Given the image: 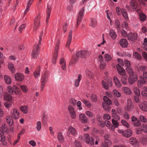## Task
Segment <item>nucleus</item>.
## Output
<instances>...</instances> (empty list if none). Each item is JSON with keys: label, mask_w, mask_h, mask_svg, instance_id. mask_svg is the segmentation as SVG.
<instances>
[{"label": "nucleus", "mask_w": 147, "mask_h": 147, "mask_svg": "<svg viewBox=\"0 0 147 147\" xmlns=\"http://www.w3.org/2000/svg\"><path fill=\"white\" fill-rule=\"evenodd\" d=\"M86 73L87 76L89 78H92L93 76V71L89 69H86Z\"/></svg>", "instance_id": "cd10ccee"}, {"label": "nucleus", "mask_w": 147, "mask_h": 147, "mask_svg": "<svg viewBox=\"0 0 147 147\" xmlns=\"http://www.w3.org/2000/svg\"><path fill=\"white\" fill-rule=\"evenodd\" d=\"M51 11V7L50 5L47 6V17L46 20V24H48L49 19L50 16V14Z\"/></svg>", "instance_id": "dca6fc26"}, {"label": "nucleus", "mask_w": 147, "mask_h": 147, "mask_svg": "<svg viewBox=\"0 0 147 147\" xmlns=\"http://www.w3.org/2000/svg\"><path fill=\"white\" fill-rule=\"evenodd\" d=\"M134 125L135 126H139L141 125V123L138 119H137L135 122L134 123Z\"/></svg>", "instance_id": "052dcab7"}, {"label": "nucleus", "mask_w": 147, "mask_h": 147, "mask_svg": "<svg viewBox=\"0 0 147 147\" xmlns=\"http://www.w3.org/2000/svg\"><path fill=\"white\" fill-rule=\"evenodd\" d=\"M80 120L83 123H86L88 119L85 115L84 114H80L79 115Z\"/></svg>", "instance_id": "6ab92c4d"}, {"label": "nucleus", "mask_w": 147, "mask_h": 147, "mask_svg": "<svg viewBox=\"0 0 147 147\" xmlns=\"http://www.w3.org/2000/svg\"><path fill=\"white\" fill-rule=\"evenodd\" d=\"M142 55L144 59L147 61V54L145 52H143L142 53Z\"/></svg>", "instance_id": "774afa93"}, {"label": "nucleus", "mask_w": 147, "mask_h": 147, "mask_svg": "<svg viewBox=\"0 0 147 147\" xmlns=\"http://www.w3.org/2000/svg\"><path fill=\"white\" fill-rule=\"evenodd\" d=\"M68 132L70 133L73 135H75L77 133V132L76 129L71 126H69V127Z\"/></svg>", "instance_id": "393cba45"}, {"label": "nucleus", "mask_w": 147, "mask_h": 147, "mask_svg": "<svg viewBox=\"0 0 147 147\" xmlns=\"http://www.w3.org/2000/svg\"><path fill=\"white\" fill-rule=\"evenodd\" d=\"M130 5L132 8L135 10L137 7V3L136 0H131Z\"/></svg>", "instance_id": "bb28decb"}, {"label": "nucleus", "mask_w": 147, "mask_h": 147, "mask_svg": "<svg viewBox=\"0 0 147 147\" xmlns=\"http://www.w3.org/2000/svg\"><path fill=\"white\" fill-rule=\"evenodd\" d=\"M125 65L126 67H130L131 64L129 61L127 60H125L124 61Z\"/></svg>", "instance_id": "69168bd1"}, {"label": "nucleus", "mask_w": 147, "mask_h": 147, "mask_svg": "<svg viewBox=\"0 0 147 147\" xmlns=\"http://www.w3.org/2000/svg\"><path fill=\"white\" fill-rule=\"evenodd\" d=\"M82 76L81 74L78 75V78L76 79L75 81L74 86L75 87H78L79 86V83L82 79Z\"/></svg>", "instance_id": "c85d7f7f"}, {"label": "nucleus", "mask_w": 147, "mask_h": 147, "mask_svg": "<svg viewBox=\"0 0 147 147\" xmlns=\"http://www.w3.org/2000/svg\"><path fill=\"white\" fill-rule=\"evenodd\" d=\"M8 67L9 69L12 73H14L15 72V69L14 65L12 63H9L8 64Z\"/></svg>", "instance_id": "e433bc0d"}, {"label": "nucleus", "mask_w": 147, "mask_h": 147, "mask_svg": "<svg viewBox=\"0 0 147 147\" xmlns=\"http://www.w3.org/2000/svg\"><path fill=\"white\" fill-rule=\"evenodd\" d=\"M113 80L115 85L117 87L119 88L121 86V83L117 77L114 76L113 77Z\"/></svg>", "instance_id": "a878e982"}, {"label": "nucleus", "mask_w": 147, "mask_h": 147, "mask_svg": "<svg viewBox=\"0 0 147 147\" xmlns=\"http://www.w3.org/2000/svg\"><path fill=\"white\" fill-rule=\"evenodd\" d=\"M116 28L117 30L119 31L121 30V25L120 22L118 19H116L115 21Z\"/></svg>", "instance_id": "c9c22d12"}, {"label": "nucleus", "mask_w": 147, "mask_h": 147, "mask_svg": "<svg viewBox=\"0 0 147 147\" xmlns=\"http://www.w3.org/2000/svg\"><path fill=\"white\" fill-rule=\"evenodd\" d=\"M12 113V117L14 119H17L19 118V111L14 108L13 109V112Z\"/></svg>", "instance_id": "ddd939ff"}, {"label": "nucleus", "mask_w": 147, "mask_h": 147, "mask_svg": "<svg viewBox=\"0 0 147 147\" xmlns=\"http://www.w3.org/2000/svg\"><path fill=\"white\" fill-rule=\"evenodd\" d=\"M59 41H57L56 46L55 47V53L53 55V57L52 60L53 63L55 64L58 55V52L59 49Z\"/></svg>", "instance_id": "0eeeda50"}, {"label": "nucleus", "mask_w": 147, "mask_h": 147, "mask_svg": "<svg viewBox=\"0 0 147 147\" xmlns=\"http://www.w3.org/2000/svg\"><path fill=\"white\" fill-rule=\"evenodd\" d=\"M109 35L113 39H115L117 37V34L113 29H111L109 32Z\"/></svg>", "instance_id": "7c9ffc66"}, {"label": "nucleus", "mask_w": 147, "mask_h": 147, "mask_svg": "<svg viewBox=\"0 0 147 147\" xmlns=\"http://www.w3.org/2000/svg\"><path fill=\"white\" fill-rule=\"evenodd\" d=\"M123 91L126 94L130 95L131 93V90L130 88L127 87H123L122 88Z\"/></svg>", "instance_id": "2f4dec72"}, {"label": "nucleus", "mask_w": 147, "mask_h": 147, "mask_svg": "<svg viewBox=\"0 0 147 147\" xmlns=\"http://www.w3.org/2000/svg\"><path fill=\"white\" fill-rule=\"evenodd\" d=\"M107 81L106 82L104 81H102V84L103 88L107 90L108 89L109 87H111L112 85V81L111 78H109Z\"/></svg>", "instance_id": "39448f33"}, {"label": "nucleus", "mask_w": 147, "mask_h": 147, "mask_svg": "<svg viewBox=\"0 0 147 147\" xmlns=\"http://www.w3.org/2000/svg\"><path fill=\"white\" fill-rule=\"evenodd\" d=\"M121 122L123 125L127 128H129L130 126L129 124L124 120H121Z\"/></svg>", "instance_id": "8fccbe9b"}, {"label": "nucleus", "mask_w": 147, "mask_h": 147, "mask_svg": "<svg viewBox=\"0 0 147 147\" xmlns=\"http://www.w3.org/2000/svg\"><path fill=\"white\" fill-rule=\"evenodd\" d=\"M4 80L5 82L8 84H9L11 83V80L9 76L5 75L4 76Z\"/></svg>", "instance_id": "a19ab883"}, {"label": "nucleus", "mask_w": 147, "mask_h": 147, "mask_svg": "<svg viewBox=\"0 0 147 147\" xmlns=\"http://www.w3.org/2000/svg\"><path fill=\"white\" fill-rule=\"evenodd\" d=\"M129 142L131 144L135 147H138L139 146V142L135 138L132 137L130 138Z\"/></svg>", "instance_id": "9b49d317"}, {"label": "nucleus", "mask_w": 147, "mask_h": 147, "mask_svg": "<svg viewBox=\"0 0 147 147\" xmlns=\"http://www.w3.org/2000/svg\"><path fill=\"white\" fill-rule=\"evenodd\" d=\"M133 56L135 59L137 60H140L142 58L141 55L137 52L134 53Z\"/></svg>", "instance_id": "a18cd8bd"}, {"label": "nucleus", "mask_w": 147, "mask_h": 147, "mask_svg": "<svg viewBox=\"0 0 147 147\" xmlns=\"http://www.w3.org/2000/svg\"><path fill=\"white\" fill-rule=\"evenodd\" d=\"M48 78V72H46L44 73L41 77L40 79L41 88L40 90L42 91L47 82Z\"/></svg>", "instance_id": "f03ea898"}, {"label": "nucleus", "mask_w": 147, "mask_h": 147, "mask_svg": "<svg viewBox=\"0 0 147 147\" xmlns=\"http://www.w3.org/2000/svg\"><path fill=\"white\" fill-rule=\"evenodd\" d=\"M8 92L11 94H12L14 92V89L13 88V86L11 87V86H8L7 88Z\"/></svg>", "instance_id": "09e8293b"}, {"label": "nucleus", "mask_w": 147, "mask_h": 147, "mask_svg": "<svg viewBox=\"0 0 147 147\" xmlns=\"http://www.w3.org/2000/svg\"><path fill=\"white\" fill-rule=\"evenodd\" d=\"M79 138L81 140H84L87 144H89L90 141V137L88 135V134H84L83 138L82 136H80L79 137Z\"/></svg>", "instance_id": "f8f14e48"}, {"label": "nucleus", "mask_w": 147, "mask_h": 147, "mask_svg": "<svg viewBox=\"0 0 147 147\" xmlns=\"http://www.w3.org/2000/svg\"><path fill=\"white\" fill-rule=\"evenodd\" d=\"M4 105L7 108H8L11 107L12 103L11 102H6L4 103Z\"/></svg>", "instance_id": "4d7b16f0"}, {"label": "nucleus", "mask_w": 147, "mask_h": 147, "mask_svg": "<svg viewBox=\"0 0 147 147\" xmlns=\"http://www.w3.org/2000/svg\"><path fill=\"white\" fill-rule=\"evenodd\" d=\"M140 108L144 111H147V102H142L139 105Z\"/></svg>", "instance_id": "4be33fe9"}, {"label": "nucleus", "mask_w": 147, "mask_h": 147, "mask_svg": "<svg viewBox=\"0 0 147 147\" xmlns=\"http://www.w3.org/2000/svg\"><path fill=\"white\" fill-rule=\"evenodd\" d=\"M146 80L145 78L143 77L141 78L140 80H138V85L140 84V85H142L145 84L146 82Z\"/></svg>", "instance_id": "c03bdc74"}, {"label": "nucleus", "mask_w": 147, "mask_h": 147, "mask_svg": "<svg viewBox=\"0 0 147 147\" xmlns=\"http://www.w3.org/2000/svg\"><path fill=\"white\" fill-rule=\"evenodd\" d=\"M105 61L107 62L109 61L111 59V56L107 54H105Z\"/></svg>", "instance_id": "864d4df0"}, {"label": "nucleus", "mask_w": 147, "mask_h": 147, "mask_svg": "<svg viewBox=\"0 0 147 147\" xmlns=\"http://www.w3.org/2000/svg\"><path fill=\"white\" fill-rule=\"evenodd\" d=\"M76 56L77 57H80L82 58H86L89 55L88 53L85 51H80L76 53Z\"/></svg>", "instance_id": "20e7f679"}, {"label": "nucleus", "mask_w": 147, "mask_h": 147, "mask_svg": "<svg viewBox=\"0 0 147 147\" xmlns=\"http://www.w3.org/2000/svg\"><path fill=\"white\" fill-rule=\"evenodd\" d=\"M113 93L114 95L116 97H119L121 96V94L117 90H114L113 91Z\"/></svg>", "instance_id": "5fc2aeb1"}, {"label": "nucleus", "mask_w": 147, "mask_h": 147, "mask_svg": "<svg viewBox=\"0 0 147 147\" xmlns=\"http://www.w3.org/2000/svg\"><path fill=\"white\" fill-rule=\"evenodd\" d=\"M121 13L125 18V20H127L128 18L127 17V14L126 10L124 9H121Z\"/></svg>", "instance_id": "f704fd0d"}, {"label": "nucleus", "mask_w": 147, "mask_h": 147, "mask_svg": "<svg viewBox=\"0 0 147 147\" xmlns=\"http://www.w3.org/2000/svg\"><path fill=\"white\" fill-rule=\"evenodd\" d=\"M139 18L142 21H144L146 19V16L143 13H140L139 15Z\"/></svg>", "instance_id": "49530a36"}, {"label": "nucleus", "mask_w": 147, "mask_h": 147, "mask_svg": "<svg viewBox=\"0 0 147 147\" xmlns=\"http://www.w3.org/2000/svg\"><path fill=\"white\" fill-rule=\"evenodd\" d=\"M57 138L58 140L60 142H63L64 141V138L61 133L59 132L58 134Z\"/></svg>", "instance_id": "79ce46f5"}, {"label": "nucleus", "mask_w": 147, "mask_h": 147, "mask_svg": "<svg viewBox=\"0 0 147 147\" xmlns=\"http://www.w3.org/2000/svg\"><path fill=\"white\" fill-rule=\"evenodd\" d=\"M138 79V77L136 75L129 76L128 79V83L129 84L132 85L135 81H137Z\"/></svg>", "instance_id": "1a4fd4ad"}, {"label": "nucleus", "mask_w": 147, "mask_h": 147, "mask_svg": "<svg viewBox=\"0 0 147 147\" xmlns=\"http://www.w3.org/2000/svg\"><path fill=\"white\" fill-rule=\"evenodd\" d=\"M134 94L138 96L140 95V92L138 88L137 87L134 88Z\"/></svg>", "instance_id": "de8ad7c7"}, {"label": "nucleus", "mask_w": 147, "mask_h": 147, "mask_svg": "<svg viewBox=\"0 0 147 147\" xmlns=\"http://www.w3.org/2000/svg\"><path fill=\"white\" fill-rule=\"evenodd\" d=\"M4 100L6 101H10L12 100V97L9 94L6 93L4 95Z\"/></svg>", "instance_id": "473e14b6"}, {"label": "nucleus", "mask_w": 147, "mask_h": 147, "mask_svg": "<svg viewBox=\"0 0 147 147\" xmlns=\"http://www.w3.org/2000/svg\"><path fill=\"white\" fill-rule=\"evenodd\" d=\"M139 118L140 121L142 122L145 123L146 121V118L143 116L140 115L139 116Z\"/></svg>", "instance_id": "13d9d810"}, {"label": "nucleus", "mask_w": 147, "mask_h": 147, "mask_svg": "<svg viewBox=\"0 0 147 147\" xmlns=\"http://www.w3.org/2000/svg\"><path fill=\"white\" fill-rule=\"evenodd\" d=\"M20 110L24 113H27L28 108L26 106H22L20 107Z\"/></svg>", "instance_id": "37998d69"}, {"label": "nucleus", "mask_w": 147, "mask_h": 147, "mask_svg": "<svg viewBox=\"0 0 147 147\" xmlns=\"http://www.w3.org/2000/svg\"><path fill=\"white\" fill-rule=\"evenodd\" d=\"M120 44L122 47H127L128 45V42L126 39H121L120 41Z\"/></svg>", "instance_id": "a211bd4d"}, {"label": "nucleus", "mask_w": 147, "mask_h": 147, "mask_svg": "<svg viewBox=\"0 0 147 147\" xmlns=\"http://www.w3.org/2000/svg\"><path fill=\"white\" fill-rule=\"evenodd\" d=\"M43 34V31H42L39 36L38 44L34 45V48L32 51L31 56L33 58H36L39 54L40 50V47H39V45H40L41 42L42 37Z\"/></svg>", "instance_id": "f257e3e1"}, {"label": "nucleus", "mask_w": 147, "mask_h": 147, "mask_svg": "<svg viewBox=\"0 0 147 147\" xmlns=\"http://www.w3.org/2000/svg\"><path fill=\"white\" fill-rule=\"evenodd\" d=\"M40 67H38L36 71L34 73V75L35 78H37L40 75Z\"/></svg>", "instance_id": "c756f323"}, {"label": "nucleus", "mask_w": 147, "mask_h": 147, "mask_svg": "<svg viewBox=\"0 0 147 147\" xmlns=\"http://www.w3.org/2000/svg\"><path fill=\"white\" fill-rule=\"evenodd\" d=\"M132 134V132L131 130L129 129H127L124 131L123 136L128 138L131 136Z\"/></svg>", "instance_id": "412c9836"}, {"label": "nucleus", "mask_w": 147, "mask_h": 147, "mask_svg": "<svg viewBox=\"0 0 147 147\" xmlns=\"http://www.w3.org/2000/svg\"><path fill=\"white\" fill-rule=\"evenodd\" d=\"M127 38L129 40L134 41L137 39V35L136 33L133 34L132 33H130L128 34Z\"/></svg>", "instance_id": "4468645a"}, {"label": "nucleus", "mask_w": 147, "mask_h": 147, "mask_svg": "<svg viewBox=\"0 0 147 147\" xmlns=\"http://www.w3.org/2000/svg\"><path fill=\"white\" fill-rule=\"evenodd\" d=\"M74 144L77 147H81V144L80 142L77 140H75L74 142Z\"/></svg>", "instance_id": "338daca9"}, {"label": "nucleus", "mask_w": 147, "mask_h": 147, "mask_svg": "<svg viewBox=\"0 0 147 147\" xmlns=\"http://www.w3.org/2000/svg\"><path fill=\"white\" fill-rule=\"evenodd\" d=\"M20 88L21 90L25 92H26L28 91V89L26 86H21Z\"/></svg>", "instance_id": "680f3d73"}, {"label": "nucleus", "mask_w": 147, "mask_h": 147, "mask_svg": "<svg viewBox=\"0 0 147 147\" xmlns=\"http://www.w3.org/2000/svg\"><path fill=\"white\" fill-rule=\"evenodd\" d=\"M112 123L114 126V127H117L119 125V123L117 121L115 120L114 119H113L112 120Z\"/></svg>", "instance_id": "603ef678"}, {"label": "nucleus", "mask_w": 147, "mask_h": 147, "mask_svg": "<svg viewBox=\"0 0 147 147\" xmlns=\"http://www.w3.org/2000/svg\"><path fill=\"white\" fill-rule=\"evenodd\" d=\"M68 110L69 112L71 118L75 119L76 118V112L74 108L71 105H69L68 107Z\"/></svg>", "instance_id": "6e6552de"}, {"label": "nucleus", "mask_w": 147, "mask_h": 147, "mask_svg": "<svg viewBox=\"0 0 147 147\" xmlns=\"http://www.w3.org/2000/svg\"><path fill=\"white\" fill-rule=\"evenodd\" d=\"M40 15L38 14L34 19V23L33 29L34 31H36L38 29V27L40 25Z\"/></svg>", "instance_id": "7ed1b4c3"}, {"label": "nucleus", "mask_w": 147, "mask_h": 147, "mask_svg": "<svg viewBox=\"0 0 147 147\" xmlns=\"http://www.w3.org/2000/svg\"><path fill=\"white\" fill-rule=\"evenodd\" d=\"M78 61V57H76L74 59H72L71 60L69 64L73 65L76 63Z\"/></svg>", "instance_id": "6e6d98bb"}, {"label": "nucleus", "mask_w": 147, "mask_h": 147, "mask_svg": "<svg viewBox=\"0 0 147 147\" xmlns=\"http://www.w3.org/2000/svg\"><path fill=\"white\" fill-rule=\"evenodd\" d=\"M34 0H29L27 3L26 8L25 9L24 14L25 15L29 11V8L30 7L31 5L33 2Z\"/></svg>", "instance_id": "b1692460"}, {"label": "nucleus", "mask_w": 147, "mask_h": 147, "mask_svg": "<svg viewBox=\"0 0 147 147\" xmlns=\"http://www.w3.org/2000/svg\"><path fill=\"white\" fill-rule=\"evenodd\" d=\"M117 68L118 73L121 75L126 74V73L124 69L119 64H117L116 65Z\"/></svg>", "instance_id": "2eb2a0df"}, {"label": "nucleus", "mask_w": 147, "mask_h": 147, "mask_svg": "<svg viewBox=\"0 0 147 147\" xmlns=\"http://www.w3.org/2000/svg\"><path fill=\"white\" fill-rule=\"evenodd\" d=\"M141 128L142 129V131H144L145 133L147 132V127L146 125L143 124L141 127Z\"/></svg>", "instance_id": "e2e57ef3"}, {"label": "nucleus", "mask_w": 147, "mask_h": 147, "mask_svg": "<svg viewBox=\"0 0 147 147\" xmlns=\"http://www.w3.org/2000/svg\"><path fill=\"white\" fill-rule=\"evenodd\" d=\"M126 69L127 72L129 74V76L135 75L134 74L133 69L130 67H126Z\"/></svg>", "instance_id": "4c0bfd02"}, {"label": "nucleus", "mask_w": 147, "mask_h": 147, "mask_svg": "<svg viewBox=\"0 0 147 147\" xmlns=\"http://www.w3.org/2000/svg\"><path fill=\"white\" fill-rule=\"evenodd\" d=\"M36 128L37 131H40L41 128V123L40 121H38L36 123Z\"/></svg>", "instance_id": "3c124183"}, {"label": "nucleus", "mask_w": 147, "mask_h": 147, "mask_svg": "<svg viewBox=\"0 0 147 147\" xmlns=\"http://www.w3.org/2000/svg\"><path fill=\"white\" fill-rule=\"evenodd\" d=\"M26 27L25 24H24L21 25L19 28V30L20 32H21L22 31L24 30Z\"/></svg>", "instance_id": "0e129e2a"}, {"label": "nucleus", "mask_w": 147, "mask_h": 147, "mask_svg": "<svg viewBox=\"0 0 147 147\" xmlns=\"http://www.w3.org/2000/svg\"><path fill=\"white\" fill-rule=\"evenodd\" d=\"M72 30L69 31V34L68 36L67 41L66 45V46L68 48H69L72 40Z\"/></svg>", "instance_id": "f3484780"}, {"label": "nucleus", "mask_w": 147, "mask_h": 147, "mask_svg": "<svg viewBox=\"0 0 147 147\" xmlns=\"http://www.w3.org/2000/svg\"><path fill=\"white\" fill-rule=\"evenodd\" d=\"M112 143L109 140H105L104 142L102 143V147H109L111 145Z\"/></svg>", "instance_id": "5701e85b"}, {"label": "nucleus", "mask_w": 147, "mask_h": 147, "mask_svg": "<svg viewBox=\"0 0 147 147\" xmlns=\"http://www.w3.org/2000/svg\"><path fill=\"white\" fill-rule=\"evenodd\" d=\"M123 117L126 120H128L129 119V115L126 112H125L123 114Z\"/></svg>", "instance_id": "bf43d9fd"}, {"label": "nucleus", "mask_w": 147, "mask_h": 147, "mask_svg": "<svg viewBox=\"0 0 147 147\" xmlns=\"http://www.w3.org/2000/svg\"><path fill=\"white\" fill-rule=\"evenodd\" d=\"M13 88L14 89V92L16 94L20 95L21 94V91L16 86H13Z\"/></svg>", "instance_id": "ea45409f"}, {"label": "nucleus", "mask_w": 147, "mask_h": 147, "mask_svg": "<svg viewBox=\"0 0 147 147\" xmlns=\"http://www.w3.org/2000/svg\"><path fill=\"white\" fill-rule=\"evenodd\" d=\"M112 103V102H103L102 104L103 108L106 111H109L110 109L109 105Z\"/></svg>", "instance_id": "9d476101"}, {"label": "nucleus", "mask_w": 147, "mask_h": 147, "mask_svg": "<svg viewBox=\"0 0 147 147\" xmlns=\"http://www.w3.org/2000/svg\"><path fill=\"white\" fill-rule=\"evenodd\" d=\"M134 106L132 102H127V110L129 111L131 110Z\"/></svg>", "instance_id": "72a5a7b5"}, {"label": "nucleus", "mask_w": 147, "mask_h": 147, "mask_svg": "<svg viewBox=\"0 0 147 147\" xmlns=\"http://www.w3.org/2000/svg\"><path fill=\"white\" fill-rule=\"evenodd\" d=\"M15 78L17 80L21 81L24 79V76L22 74L17 73L15 75Z\"/></svg>", "instance_id": "aec40b11"}, {"label": "nucleus", "mask_w": 147, "mask_h": 147, "mask_svg": "<svg viewBox=\"0 0 147 147\" xmlns=\"http://www.w3.org/2000/svg\"><path fill=\"white\" fill-rule=\"evenodd\" d=\"M91 22L89 24L90 26L92 27H95L97 24V22L96 20L95 19L91 18Z\"/></svg>", "instance_id": "58836bf2"}, {"label": "nucleus", "mask_w": 147, "mask_h": 147, "mask_svg": "<svg viewBox=\"0 0 147 147\" xmlns=\"http://www.w3.org/2000/svg\"><path fill=\"white\" fill-rule=\"evenodd\" d=\"M84 12V7H83L80 9L77 17V25H79L80 23L81 20L83 17Z\"/></svg>", "instance_id": "423d86ee"}]
</instances>
